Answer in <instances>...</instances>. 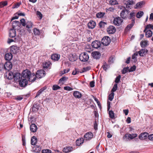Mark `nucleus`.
<instances>
[{"mask_svg":"<svg viewBox=\"0 0 153 153\" xmlns=\"http://www.w3.org/2000/svg\"><path fill=\"white\" fill-rule=\"evenodd\" d=\"M36 15L39 17L40 19H42V15L40 12L38 11H37L36 12Z\"/></svg>","mask_w":153,"mask_h":153,"instance_id":"nucleus-47","label":"nucleus"},{"mask_svg":"<svg viewBox=\"0 0 153 153\" xmlns=\"http://www.w3.org/2000/svg\"><path fill=\"white\" fill-rule=\"evenodd\" d=\"M20 22L21 24L23 26L25 27L26 26V22L24 19H22L20 20Z\"/></svg>","mask_w":153,"mask_h":153,"instance_id":"nucleus-54","label":"nucleus"},{"mask_svg":"<svg viewBox=\"0 0 153 153\" xmlns=\"http://www.w3.org/2000/svg\"><path fill=\"white\" fill-rule=\"evenodd\" d=\"M41 149L39 146H36L33 148V152L36 153H39L40 152Z\"/></svg>","mask_w":153,"mask_h":153,"instance_id":"nucleus-29","label":"nucleus"},{"mask_svg":"<svg viewBox=\"0 0 153 153\" xmlns=\"http://www.w3.org/2000/svg\"><path fill=\"white\" fill-rule=\"evenodd\" d=\"M60 57V55L57 54H54L51 56V59L54 61H58Z\"/></svg>","mask_w":153,"mask_h":153,"instance_id":"nucleus-23","label":"nucleus"},{"mask_svg":"<svg viewBox=\"0 0 153 153\" xmlns=\"http://www.w3.org/2000/svg\"><path fill=\"white\" fill-rule=\"evenodd\" d=\"M14 80L16 82L19 81L22 78V75L18 72H14Z\"/></svg>","mask_w":153,"mask_h":153,"instance_id":"nucleus-8","label":"nucleus"},{"mask_svg":"<svg viewBox=\"0 0 153 153\" xmlns=\"http://www.w3.org/2000/svg\"><path fill=\"white\" fill-rule=\"evenodd\" d=\"M33 33L35 35H39L40 32L39 30L37 28H34L33 30Z\"/></svg>","mask_w":153,"mask_h":153,"instance_id":"nucleus-38","label":"nucleus"},{"mask_svg":"<svg viewBox=\"0 0 153 153\" xmlns=\"http://www.w3.org/2000/svg\"><path fill=\"white\" fill-rule=\"evenodd\" d=\"M28 80L27 79H22L19 81V84L20 86L22 87H25L27 84Z\"/></svg>","mask_w":153,"mask_h":153,"instance_id":"nucleus-12","label":"nucleus"},{"mask_svg":"<svg viewBox=\"0 0 153 153\" xmlns=\"http://www.w3.org/2000/svg\"><path fill=\"white\" fill-rule=\"evenodd\" d=\"M77 58V56L75 54H72L70 56L69 60L71 62H74L76 61Z\"/></svg>","mask_w":153,"mask_h":153,"instance_id":"nucleus-33","label":"nucleus"},{"mask_svg":"<svg viewBox=\"0 0 153 153\" xmlns=\"http://www.w3.org/2000/svg\"><path fill=\"white\" fill-rule=\"evenodd\" d=\"M21 4V2H18L15 5H14L12 7L13 8H17L19 7V6Z\"/></svg>","mask_w":153,"mask_h":153,"instance_id":"nucleus-51","label":"nucleus"},{"mask_svg":"<svg viewBox=\"0 0 153 153\" xmlns=\"http://www.w3.org/2000/svg\"><path fill=\"white\" fill-rule=\"evenodd\" d=\"M14 72L13 73L10 72L8 74V76L7 77V79H11L14 78Z\"/></svg>","mask_w":153,"mask_h":153,"instance_id":"nucleus-37","label":"nucleus"},{"mask_svg":"<svg viewBox=\"0 0 153 153\" xmlns=\"http://www.w3.org/2000/svg\"><path fill=\"white\" fill-rule=\"evenodd\" d=\"M147 42L146 41L141 42L140 43L141 46L142 48L146 47L147 45Z\"/></svg>","mask_w":153,"mask_h":153,"instance_id":"nucleus-41","label":"nucleus"},{"mask_svg":"<svg viewBox=\"0 0 153 153\" xmlns=\"http://www.w3.org/2000/svg\"><path fill=\"white\" fill-rule=\"evenodd\" d=\"M79 58L82 61L86 62L88 60L89 56L87 53L83 52L79 55Z\"/></svg>","mask_w":153,"mask_h":153,"instance_id":"nucleus-3","label":"nucleus"},{"mask_svg":"<svg viewBox=\"0 0 153 153\" xmlns=\"http://www.w3.org/2000/svg\"><path fill=\"white\" fill-rule=\"evenodd\" d=\"M115 28L113 26H110L107 29V31L109 34H112L115 32Z\"/></svg>","mask_w":153,"mask_h":153,"instance_id":"nucleus-16","label":"nucleus"},{"mask_svg":"<svg viewBox=\"0 0 153 153\" xmlns=\"http://www.w3.org/2000/svg\"><path fill=\"white\" fill-rule=\"evenodd\" d=\"M123 3L126 5V8L128 9H131L133 4H134L132 0H125Z\"/></svg>","mask_w":153,"mask_h":153,"instance_id":"nucleus-6","label":"nucleus"},{"mask_svg":"<svg viewBox=\"0 0 153 153\" xmlns=\"http://www.w3.org/2000/svg\"><path fill=\"white\" fill-rule=\"evenodd\" d=\"M33 25L32 23L30 21L27 22L26 24V27L28 28V30L30 33L31 30L29 28L32 27Z\"/></svg>","mask_w":153,"mask_h":153,"instance_id":"nucleus-28","label":"nucleus"},{"mask_svg":"<svg viewBox=\"0 0 153 153\" xmlns=\"http://www.w3.org/2000/svg\"><path fill=\"white\" fill-rule=\"evenodd\" d=\"M84 139L83 138H80L76 141V145L77 146H80L84 142Z\"/></svg>","mask_w":153,"mask_h":153,"instance_id":"nucleus-31","label":"nucleus"},{"mask_svg":"<svg viewBox=\"0 0 153 153\" xmlns=\"http://www.w3.org/2000/svg\"><path fill=\"white\" fill-rule=\"evenodd\" d=\"M109 114L110 117L112 119H114V113L112 111H110L109 112Z\"/></svg>","mask_w":153,"mask_h":153,"instance_id":"nucleus-42","label":"nucleus"},{"mask_svg":"<svg viewBox=\"0 0 153 153\" xmlns=\"http://www.w3.org/2000/svg\"><path fill=\"white\" fill-rule=\"evenodd\" d=\"M121 78V76L120 75H118L116 77L115 79V82L116 83H118L120 81Z\"/></svg>","mask_w":153,"mask_h":153,"instance_id":"nucleus-52","label":"nucleus"},{"mask_svg":"<svg viewBox=\"0 0 153 153\" xmlns=\"http://www.w3.org/2000/svg\"><path fill=\"white\" fill-rule=\"evenodd\" d=\"M10 53L16 54L19 51V48L16 46H13L10 48Z\"/></svg>","mask_w":153,"mask_h":153,"instance_id":"nucleus-11","label":"nucleus"},{"mask_svg":"<svg viewBox=\"0 0 153 153\" xmlns=\"http://www.w3.org/2000/svg\"><path fill=\"white\" fill-rule=\"evenodd\" d=\"M114 93L113 92H112L108 96V99L110 101H112L114 98Z\"/></svg>","mask_w":153,"mask_h":153,"instance_id":"nucleus-48","label":"nucleus"},{"mask_svg":"<svg viewBox=\"0 0 153 153\" xmlns=\"http://www.w3.org/2000/svg\"><path fill=\"white\" fill-rule=\"evenodd\" d=\"M148 139L150 140L153 141V134H151L148 136Z\"/></svg>","mask_w":153,"mask_h":153,"instance_id":"nucleus-64","label":"nucleus"},{"mask_svg":"<svg viewBox=\"0 0 153 153\" xmlns=\"http://www.w3.org/2000/svg\"><path fill=\"white\" fill-rule=\"evenodd\" d=\"M117 83L115 84L113 88L111 90V92H113L116 91L117 90Z\"/></svg>","mask_w":153,"mask_h":153,"instance_id":"nucleus-46","label":"nucleus"},{"mask_svg":"<svg viewBox=\"0 0 153 153\" xmlns=\"http://www.w3.org/2000/svg\"><path fill=\"white\" fill-rule=\"evenodd\" d=\"M74 150V148L72 147L67 146L63 148V151L65 153H68Z\"/></svg>","mask_w":153,"mask_h":153,"instance_id":"nucleus-19","label":"nucleus"},{"mask_svg":"<svg viewBox=\"0 0 153 153\" xmlns=\"http://www.w3.org/2000/svg\"><path fill=\"white\" fill-rule=\"evenodd\" d=\"M129 12L128 10L124 9L122 10L120 13V16L123 18H126L127 16V15Z\"/></svg>","mask_w":153,"mask_h":153,"instance_id":"nucleus-10","label":"nucleus"},{"mask_svg":"<svg viewBox=\"0 0 153 153\" xmlns=\"http://www.w3.org/2000/svg\"><path fill=\"white\" fill-rule=\"evenodd\" d=\"M64 88L65 90L67 91H70L73 90V89L72 88L70 87L69 86H65L64 87Z\"/></svg>","mask_w":153,"mask_h":153,"instance_id":"nucleus-59","label":"nucleus"},{"mask_svg":"<svg viewBox=\"0 0 153 153\" xmlns=\"http://www.w3.org/2000/svg\"><path fill=\"white\" fill-rule=\"evenodd\" d=\"M46 87H44L41 89L40 90H39L38 92H37L36 96L35 97H36L40 95L46 89Z\"/></svg>","mask_w":153,"mask_h":153,"instance_id":"nucleus-34","label":"nucleus"},{"mask_svg":"<svg viewBox=\"0 0 153 153\" xmlns=\"http://www.w3.org/2000/svg\"><path fill=\"white\" fill-rule=\"evenodd\" d=\"M109 4L111 5H114L117 4V2L116 0H110L109 1Z\"/></svg>","mask_w":153,"mask_h":153,"instance_id":"nucleus-44","label":"nucleus"},{"mask_svg":"<svg viewBox=\"0 0 153 153\" xmlns=\"http://www.w3.org/2000/svg\"><path fill=\"white\" fill-rule=\"evenodd\" d=\"M143 1L140 2L138 3H137L136 5V7H140L143 4Z\"/></svg>","mask_w":153,"mask_h":153,"instance_id":"nucleus-58","label":"nucleus"},{"mask_svg":"<svg viewBox=\"0 0 153 153\" xmlns=\"http://www.w3.org/2000/svg\"><path fill=\"white\" fill-rule=\"evenodd\" d=\"M93 137V134L91 132H88L86 133L84 136V140H91Z\"/></svg>","mask_w":153,"mask_h":153,"instance_id":"nucleus-7","label":"nucleus"},{"mask_svg":"<svg viewBox=\"0 0 153 153\" xmlns=\"http://www.w3.org/2000/svg\"><path fill=\"white\" fill-rule=\"evenodd\" d=\"M102 68L104 70L106 71L109 68V65L106 62H105L103 63Z\"/></svg>","mask_w":153,"mask_h":153,"instance_id":"nucleus-36","label":"nucleus"},{"mask_svg":"<svg viewBox=\"0 0 153 153\" xmlns=\"http://www.w3.org/2000/svg\"><path fill=\"white\" fill-rule=\"evenodd\" d=\"M143 13H144L143 11H139L138 12L137 14V17L138 18H141L143 15Z\"/></svg>","mask_w":153,"mask_h":153,"instance_id":"nucleus-43","label":"nucleus"},{"mask_svg":"<svg viewBox=\"0 0 153 153\" xmlns=\"http://www.w3.org/2000/svg\"><path fill=\"white\" fill-rule=\"evenodd\" d=\"M111 41L110 38L108 36H105L102 39L101 42L102 44L105 46L108 45Z\"/></svg>","mask_w":153,"mask_h":153,"instance_id":"nucleus-5","label":"nucleus"},{"mask_svg":"<svg viewBox=\"0 0 153 153\" xmlns=\"http://www.w3.org/2000/svg\"><path fill=\"white\" fill-rule=\"evenodd\" d=\"M20 23L19 22L17 21H13L12 23V26L13 28L16 29H17V27H19L20 25Z\"/></svg>","mask_w":153,"mask_h":153,"instance_id":"nucleus-22","label":"nucleus"},{"mask_svg":"<svg viewBox=\"0 0 153 153\" xmlns=\"http://www.w3.org/2000/svg\"><path fill=\"white\" fill-rule=\"evenodd\" d=\"M37 142V139L35 136L32 137L31 140V144L33 145H35Z\"/></svg>","mask_w":153,"mask_h":153,"instance_id":"nucleus-32","label":"nucleus"},{"mask_svg":"<svg viewBox=\"0 0 153 153\" xmlns=\"http://www.w3.org/2000/svg\"><path fill=\"white\" fill-rule=\"evenodd\" d=\"M74 96L77 98H80L82 96L81 94L78 91H75L73 93Z\"/></svg>","mask_w":153,"mask_h":153,"instance_id":"nucleus-26","label":"nucleus"},{"mask_svg":"<svg viewBox=\"0 0 153 153\" xmlns=\"http://www.w3.org/2000/svg\"><path fill=\"white\" fill-rule=\"evenodd\" d=\"M96 23L93 21H90L88 24V26L89 29H93L96 26Z\"/></svg>","mask_w":153,"mask_h":153,"instance_id":"nucleus-21","label":"nucleus"},{"mask_svg":"<svg viewBox=\"0 0 153 153\" xmlns=\"http://www.w3.org/2000/svg\"><path fill=\"white\" fill-rule=\"evenodd\" d=\"M51 64L49 62H45L42 64V66L44 68H48Z\"/></svg>","mask_w":153,"mask_h":153,"instance_id":"nucleus-35","label":"nucleus"},{"mask_svg":"<svg viewBox=\"0 0 153 153\" xmlns=\"http://www.w3.org/2000/svg\"><path fill=\"white\" fill-rule=\"evenodd\" d=\"M68 78L66 77H62L59 80V83L63 84V82L68 79Z\"/></svg>","mask_w":153,"mask_h":153,"instance_id":"nucleus-39","label":"nucleus"},{"mask_svg":"<svg viewBox=\"0 0 153 153\" xmlns=\"http://www.w3.org/2000/svg\"><path fill=\"white\" fill-rule=\"evenodd\" d=\"M148 50L146 49H142L138 51V53L141 56H144L148 53Z\"/></svg>","mask_w":153,"mask_h":153,"instance_id":"nucleus-17","label":"nucleus"},{"mask_svg":"<svg viewBox=\"0 0 153 153\" xmlns=\"http://www.w3.org/2000/svg\"><path fill=\"white\" fill-rule=\"evenodd\" d=\"M136 68V67L135 65H134L131 67L130 69H129V72L134 71L135 70Z\"/></svg>","mask_w":153,"mask_h":153,"instance_id":"nucleus-61","label":"nucleus"},{"mask_svg":"<svg viewBox=\"0 0 153 153\" xmlns=\"http://www.w3.org/2000/svg\"><path fill=\"white\" fill-rule=\"evenodd\" d=\"M132 22L131 23L128 25L127 27L126 28V29L127 30H129L131 29L134 25L135 23L134 19H133L132 20Z\"/></svg>","mask_w":153,"mask_h":153,"instance_id":"nucleus-30","label":"nucleus"},{"mask_svg":"<svg viewBox=\"0 0 153 153\" xmlns=\"http://www.w3.org/2000/svg\"><path fill=\"white\" fill-rule=\"evenodd\" d=\"M91 55L94 58L98 59L100 58L101 54L98 51H93L91 53Z\"/></svg>","mask_w":153,"mask_h":153,"instance_id":"nucleus-15","label":"nucleus"},{"mask_svg":"<svg viewBox=\"0 0 153 153\" xmlns=\"http://www.w3.org/2000/svg\"><path fill=\"white\" fill-rule=\"evenodd\" d=\"M137 136V134H130L128 133L126 134L123 137V138L124 140H129L132 139Z\"/></svg>","mask_w":153,"mask_h":153,"instance_id":"nucleus-4","label":"nucleus"},{"mask_svg":"<svg viewBox=\"0 0 153 153\" xmlns=\"http://www.w3.org/2000/svg\"><path fill=\"white\" fill-rule=\"evenodd\" d=\"M104 14V13H102L101 12L97 14L96 16L98 18H101L103 17Z\"/></svg>","mask_w":153,"mask_h":153,"instance_id":"nucleus-45","label":"nucleus"},{"mask_svg":"<svg viewBox=\"0 0 153 153\" xmlns=\"http://www.w3.org/2000/svg\"><path fill=\"white\" fill-rule=\"evenodd\" d=\"M42 153H51V150L48 149H44L42 150Z\"/></svg>","mask_w":153,"mask_h":153,"instance_id":"nucleus-49","label":"nucleus"},{"mask_svg":"<svg viewBox=\"0 0 153 153\" xmlns=\"http://www.w3.org/2000/svg\"><path fill=\"white\" fill-rule=\"evenodd\" d=\"M91 45L93 48L97 49L100 47L101 43L99 41H95L92 42Z\"/></svg>","mask_w":153,"mask_h":153,"instance_id":"nucleus-14","label":"nucleus"},{"mask_svg":"<svg viewBox=\"0 0 153 153\" xmlns=\"http://www.w3.org/2000/svg\"><path fill=\"white\" fill-rule=\"evenodd\" d=\"M137 52H136L134 53V54H133L132 58L133 59H134L135 60L137 61V59H136V56H137Z\"/></svg>","mask_w":153,"mask_h":153,"instance_id":"nucleus-60","label":"nucleus"},{"mask_svg":"<svg viewBox=\"0 0 153 153\" xmlns=\"http://www.w3.org/2000/svg\"><path fill=\"white\" fill-rule=\"evenodd\" d=\"M15 29H10L9 30V35L11 38L15 37L16 36V31Z\"/></svg>","mask_w":153,"mask_h":153,"instance_id":"nucleus-20","label":"nucleus"},{"mask_svg":"<svg viewBox=\"0 0 153 153\" xmlns=\"http://www.w3.org/2000/svg\"><path fill=\"white\" fill-rule=\"evenodd\" d=\"M45 75V71L43 70L38 71L36 74H34V77L35 78V81L36 78H41L44 76Z\"/></svg>","mask_w":153,"mask_h":153,"instance_id":"nucleus-2","label":"nucleus"},{"mask_svg":"<svg viewBox=\"0 0 153 153\" xmlns=\"http://www.w3.org/2000/svg\"><path fill=\"white\" fill-rule=\"evenodd\" d=\"M105 24V22L101 21L99 24V26L100 27H102L104 26V25Z\"/></svg>","mask_w":153,"mask_h":153,"instance_id":"nucleus-63","label":"nucleus"},{"mask_svg":"<svg viewBox=\"0 0 153 153\" xmlns=\"http://www.w3.org/2000/svg\"><path fill=\"white\" fill-rule=\"evenodd\" d=\"M13 57L12 54L10 53H8L5 55V59L7 61H10L11 60Z\"/></svg>","mask_w":153,"mask_h":153,"instance_id":"nucleus-24","label":"nucleus"},{"mask_svg":"<svg viewBox=\"0 0 153 153\" xmlns=\"http://www.w3.org/2000/svg\"><path fill=\"white\" fill-rule=\"evenodd\" d=\"M129 67H127L124 68L122 71V73L123 74H124L128 71H129Z\"/></svg>","mask_w":153,"mask_h":153,"instance_id":"nucleus-40","label":"nucleus"},{"mask_svg":"<svg viewBox=\"0 0 153 153\" xmlns=\"http://www.w3.org/2000/svg\"><path fill=\"white\" fill-rule=\"evenodd\" d=\"M90 68L89 67H87L86 68H83V70H82V72H80L82 73V72H85L86 71L89 70H90Z\"/></svg>","mask_w":153,"mask_h":153,"instance_id":"nucleus-57","label":"nucleus"},{"mask_svg":"<svg viewBox=\"0 0 153 153\" xmlns=\"http://www.w3.org/2000/svg\"><path fill=\"white\" fill-rule=\"evenodd\" d=\"M16 38H14V40L9 39H8L7 42L8 44H10L12 42H15L16 40Z\"/></svg>","mask_w":153,"mask_h":153,"instance_id":"nucleus-62","label":"nucleus"},{"mask_svg":"<svg viewBox=\"0 0 153 153\" xmlns=\"http://www.w3.org/2000/svg\"><path fill=\"white\" fill-rule=\"evenodd\" d=\"M152 26V25L151 24H149L146 25V26L145 27V29L143 31V32H145L146 30H148L147 29L149 28H151V27Z\"/></svg>","mask_w":153,"mask_h":153,"instance_id":"nucleus-53","label":"nucleus"},{"mask_svg":"<svg viewBox=\"0 0 153 153\" xmlns=\"http://www.w3.org/2000/svg\"><path fill=\"white\" fill-rule=\"evenodd\" d=\"M79 73V71L76 69H75L73 71L72 74L73 75H75L76 74H78Z\"/></svg>","mask_w":153,"mask_h":153,"instance_id":"nucleus-56","label":"nucleus"},{"mask_svg":"<svg viewBox=\"0 0 153 153\" xmlns=\"http://www.w3.org/2000/svg\"><path fill=\"white\" fill-rule=\"evenodd\" d=\"M37 129L36 126L34 124H32L30 127V130L33 132L36 131Z\"/></svg>","mask_w":153,"mask_h":153,"instance_id":"nucleus-25","label":"nucleus"},{"mask_svg":"<svg viewBox=\"0 0 153 153\" xmlns=\"http://www.w3.org/2000/svg\"><path fill=\"white\" fill-rule=\"evenodd\" d=\"M148 133L144 132L141 133L139 136V138L142 140H145L146 139L148 136Z\"/></svg>","mask_w":153,"mask_h":153,"instance_id":"nucleus-13","label":"nucleus"},{"mask_svg":"<svg viewBox=\"0 0 153 153\" xmlns=\"http://www.w3.org/2000/svg\"><path fill=\"white\" fill-rule=\"evenodd\" d=\"M144 32L145 33V36L147 38L151 37L152 35V32L150 30H146V31Z\"/></svg>","mask_w":153,"mask_h":153,"instance_id":"nucleus-27","label":"nucleus"},{"mask_svg":"<svg viewBox=\"0 0 153 153\" xmlns=\"http://www.w3.org/2000/svg\"><path fill=\"white\" fill-rule=\"evenodd\" d=\"M60 88V87L57 85H54L53 87V90H57Z\"/></svg>","mask_w":153,"mask_h":153,"instance_id":"nucleus-55","label":"nucleus"},{"mask_svg":"<svg viewBox=\"0 0 153 153\" xmlns=\"http://www.w3.org/2000/svg\"><path fill=\"white\" fill-rule=\"evenodd\" d=\"M22 76L24 79H27L29 82L35 81V78L34 77V73L31 74L28 70L26 69L23 71Z\"/></svg>","mask_w":153,"mask_h":153,"instance_id":"nucleus-1","label":"nucleus"},{"mask_svg":"<svg viewBox=\"0 0 153 153\" xmlns=\"http://www.w3.org/2000/svg\"><path fill=\"white\" fill-rule=\"evenodd\" d=\"M7 1H5L4 2H0V5L1 6V8L7 5Z\"/></svg>","mask_w":153,"mask_h":153,"instance_id":"nucleus-50","label":"nucleus"},{"mask_svg":"<svg viewBox=\"0 0 153 153\" xmlns=\"http://www.w3.org/2000/svg\"><path fill=\"white\" fill-rule=\"evenodd\" d=\"M12 67V65L10 62H5L4 65V68L7 70H10Z\"/></svg>","mask_w":153,"mask_h":153,"instance_id":"nucleus-18","label":"nucleus"},{"mask_svg":"<svg viewBox=\"0 0 153 153\" xmlns=\"http://www.w3.org/2000/svg\"><path fill=\"white\" fill-rule=\"evenodd\" d=\"M122 22L123 20H122L121 18L120 17L115 18L113 21L114 24L117 26H119L120 25Z\"/></svg>","mask_w":153,"mask_h":153,"instance_id":"nucleus-9","label":"nucleus"}]
</instances>
